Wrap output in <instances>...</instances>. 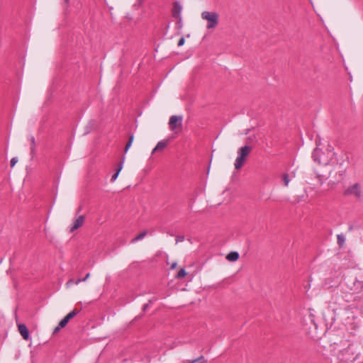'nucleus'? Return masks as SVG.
Returning a JSON list of instances; mask_svg holds the SVG:
<instances>
[{"mask_svg": "<svg viewBox=\"0 0 363 363\" xmlns=\"http://www.w3.org/2000/svg\"><path fill=\"white\" fill-rule=\"evenodd\" d=\"M334 155V152L330 150H327V155L323 152L321 149L316 147L313 153L312 157L313 160L319 164L327 165L329 164Z\"/></svg>", "mask_w": 363, "mask_h": 363, "instance_id": "1", "label": "nucleus"}, {"mask_svg": "<svg viewBox=\"0 0 363 363\" xmlns=\"http://www.w3.org/2000/svg\"><path fill=\"white\" fill-rule=\"evenodd\" d=\"M337 359L342 363L353 362L356 359L354 346L350 345L347 347L340 350L337 354Z\"/></svg>", "mask_w": 363, "mask_h": 363, "instance_id": "2", "label": "nucleus"}, {"mask_svg": "<svg viewBox=\"0 0 363 363\" xmlns=\"http://www.w3.org/2000/svg\"><path fill=\"white\" fill-rule=\"evenodd\" d=\"M252 147L249 145H245L241 147L238 151V157L235 161V168L240 169L245 162L247 157L250 155L252 151Z\"/></svg>", "mask_w": 363, "mask_h": 363, "instance_id": "3", "label": "nucleus"}, {"mask_svg": "<svg viewBox=\"0 0 363 363\" xmlns=\"http://www.w3.org/2000/svg\"><path fill=\"white\" fill-rule=\"evenodd\" d=\"M201 18L208 21L206 25L208 29H213L218 24L219 15L216 12L203 11L201 13Z\"/></svg>", "mask_w": 363, "mask_h": 363, "instance_id": "4", "label": "nucleus"}, {"mask_svg": "<svg viewBox=\"0 0 363 363\" xmlns=\"http://www.w3.org/2000/svg\"><path fill=\"white\" fill-rule=\"evenodd\" d=\"M344 196H354L356 199H359L362 196V188L359 184L355 183L348 186L343 193Z\"/></svg>", "mask_w": 363, "mask_h": 363, "instance_id": "5", "label": "nucleus"}, {"mask_svg": "<svg viewBox=\"0 0 363 363\" xmlns=\"http://www.w3.org/2000/svg\"><path fill=\"white\" fill-rule=\"evenodd\" d=\"M182 125V117L178 116H172L169 118V125L172 130L177 128V125L181 127Z\"/></svg>", "mask_w": 363, "mask_h": 363, "instance_id": "6", "label": "nucleus"}, {"mask_svg": "<svg viewBox=\"0 0 363 363\" xmlns=\"http://www.w3.org/2000/svg\"><path fill=\"white\" fill-rule=\"evenodd\" d=\"M85 217L84 216H78L74 221L73 225L70 228V232L72 233L74 230H77L80 228L84 223Z\"/></svg>", "mask_w": 363, "mask_h": 363, "instance_id": "7", "label": "nucleus"}, {"mask_svg": "<svg viewBox=\"0 0 363 363\" xmlns=\"http://www.w3.org/2000/svg\"><path fill=\"white\" fill-rule=\"evenodd\" d=\"M18 330L24 340H28L29 339V332L25 324H18Z\"/></svg>", "mask_w": 363, "mask_h": 363, "instance_id": "8", "label": "nucleus"}, {"mask_svg": "<svg viewBox=\"0 0 363 363\" xmlns=\"http://www.w3.org/2000/svg\"><path fill=\"white\" fill-rule=\"evenodd\" d=\"M182 7L179 2L175 1L172 9V16L175 18H181L180 14L182 12Z\"/></svg>", "mask_w": 363, "mask_h": 363, "instance_id": "9", "label": "nucleus"}, {"mask_svg": "<svg viewBox=\"0 0 363 363\" xmlns=\"http://www.w3.org/2000/svg\"><path fill=\"white\" fill-rule=\"evenodd\" d=\"M124 160H125V156H123V157L122 160H121L120 161V162L118 164V167H117V169H116V173H115V174H113L112 175V177H111V182H114V181L117 179V177H118V174H119L120 172H121V169H123V166Z\"/></svg>", "mask_w": 363, "mask_h": 363, "instance_id": "10", "label": "nucleus"}, {"mask_svg": "<svg viewBox=\"0 0 363 363\" xmlns=\"http://www.w3.org/2000/svg\"><path fill=\"white\" fill-rule=\"evenodd\" d=\"M167 140H161L158 142L155 147L153 149L152 153L158 151H162L167 147Z\"/></svg>", "mask_w": 363, "mask_h": 363, "instance_id": "11", "label": "nucleus"}, {"mask_svg": "<svg viewBox=\"0 0 363 363\" xmlns=\"http://www.w3.org/2000/svg\"><path fill=\"white\" fill-rule=\"evenodd\" d=\"M226 259L230 262H235L239 259V254L237 252H230L226 256Z\"/></svg>", "mask_w": 363, "mask_h": 363, "instance_id": "12", "label": "nucleus"}, {"mask_svg": "<svg viewBox=\"0 0 363 363\" xmlns=\"http://www.w3.org/2000/svg\"><path fill=\"white\" fill-rule=\"evenodd\" d=\"M29 140L31 143L30 154H31L32 157H33L35 155V152H36L35 140V138L32 135L30 136Z\"/></svg>", "mask_w": 363, "mask_h": 363, "instance_id": "13", "label": "nucleus"}, {"mask_svg": "<svg viewBox=\"0 0 363 363\" xmlns=\"http://www.w3.org/2000/svg\"><path fill=\"white\" fill-rule=\"evenodd\" d=\"M147 234V230H144L143 232H141L139 235H138L136 237H135L132 240H131V242H135L138 240H140L142 239H143L146 235Z\"/></svg>", "mask_w": 363, "mask_h": 363, "instance_id": "14", "label": "nucleus"}, {"mask_svg": "<svg viewBox=\"0 0 363 363\" xmlns=\"http://www.w3.org/2000/svg\"><path fill=\"white\" fill-rule=\"evenodd\" d=\"M281 181L284 186H287L290 182L289 175L287 173H284L281 177Z\"/></svg>", "mask_w": 363, "mask_h": 363, "instance_id": "15", "label": "nucleus"}, {"mask_svg": "<svg viewBox=\"0 0 363 363\" xmlns=\"http://www.w3.org/2000/svg\"><path fill=\"white\" fill-rule=\"evenodd\" d=\"M80 312V310L74 308L72 311L69 313L65 318L69 321L70 319L73 318L74 316H76Z\"/></svg>", "mask_w": 363, "mask_h": 363, "instance_id": "16", "label": "nucleus"}, {"mask_svg": "<svg viewBox=\"0 0 363 363\" xmlns=\"http://www.w3.org/2000/svg\"><path fill=\"white\" fill-rule=\"evenodd\" d=\"M133 139H134V135L133 134H131L130 136H129V140L128 141V143H126L125 146V148H124V152H126L128 149L130 148V147L131 146L132 143H133Z\"/></svg>", "mask_w": 363, "mask_h": 363, "instance_id": "17", "label": "nucleus"}, {"mask_svg": "<svg viewBox=\"0 0 363 363\" xmlns=\"http://www.w3.org/2000/svg\"><path fill=\"white\" fill-rule=\"evenodd\" d=\"M337 244L339 245V246L342 247L345 242V236L342 234L337 235Z\"/></svg>", "mask_w": 363, "mask_h": 363, "instance_id": "18", "label": "nucleus"}, {"mask_svg": "<svg viewBox=\"0 0 363 363\" xmlns=\"http://www.w3.org/2000/svg\"><path fill=\"white\" fill-rule=\"evenodd\" d=\"M189 363H207V361L204 359L203 356H201L197 359L189 360Z\"/></svg>", "mask_w": 363, "mask_h": 363, "instance_id": "19", "label": "nucleus"}, {"mask_svg": "<svg viewBox=\"0 0 363 363\" xmlns=\"http://www.w3.org/2000/svg\"><path fill=\"white\" fill-rule=\"evenodd\" d=\"M186 275V272L184 268H182L177 273L176 277L177 279H182Z\"/></svg>", "mask_w": 363, "mask_h": 363, "instance_id": "20", "label": "nucleus"}, {"mask_svg": "<svg viewBox=\"0 0 363 363\" xmlns=\"http://www.w3.org/2000/svg\"><path fill=\"white\" fill-rule=\"evenodd\" d=\"M68 322H69V320L65 317L59 323L60 328H65L67 325V324L68 323Z\"/></svg>", "mask_w": 363, "mask_h": 363, "instance_id": "21", "label": "nucleus"}, {"mask_svg": "<svg viewBox=\"0 0 363 363\" xmlns=\"http://www.w3.org/2000/svg\"><path fill=\"white\" fill-rule=\"evenodd\" d=\"M89 276H90V274H89V273H88V274H86V275L85 276V277H84V278H83V279H77V280L75 281V284H79L80 282H82V281H86V279L89 277Z\"/></svg>", "mask_w": 363, "mask_h": 363, "instance_id": "22", "label": "nucleus"}, {"mask_svg": "<svg viewBox=\"0 0 363 363\" xmlns=\"http://www.w3.org/2000/svg\"><path fill=\"white\" fill-rule=\"evenodd\" d=\"M17 162H18L17 157H13L10 162L11 167H13L17 163Z\"/></svg>", "mask_w": 363, "mask_h": 363, "instance_id": "23", "label": "nucleus"}, {"mask_svg": "<svg viewBox=\"0 0 363 363\" xmlns=\"http://www.w3.org/2000/svg\"><path fill=\"white\" fill-rule=\"evenodd\" d=\"M345 173H346V169L345 168H343V169H342L340 171V175L341 176V177H344L345 175Z\"/></svg>", "mask_w": 363, "mask_h": 363, "instance_id": "24", "label": "nucleus"}, {"mask_svg": "<svg viewBox=\"0 0 363 363\" xmlns=\"http://www.w3.org/2000/svg\"><path fill=\"white\" fill-rule=\"evenodd\" d=\"M184 38H181L178 41V46H182L184 45Z\"/></svg>", "mask_w": 363, "mask_h": 363, "instance_id": "25", "label": "nucleus"}, {"mask_svg": "<svg viewBox=\"0 0 363 363\" xmlns=\"http://www.w3.org/2000/svg\"><path fill=\"white\" fill-rule=\"evenodd\" d=\"M75 281H76V280H74L73 279H69V280L67 282V284H67V286H69L71 284H75Z\"/></svg>", "mask_w": 363, "mask_h": 363, "instance_id": "26", "label": "nucleus"}, {"mask_svg": "<svg viewBox=\"0 0 363 363\" xmlns=\"http://www.w3.org/2000/svg\"><path fill=\"white\" fill-rule=\"evenodd\" d=\"M151 302H152L151 301H149V303H147L143 306V311H145L148 308L149 305H150V303H151Z\"/></svg>", "mask_w": 363, "mask_h": 363, "instance_id": "27", "label": "nucleus"}, {"mask_svg": "<svg viewBox=\"0 0 363 363\" xmlns=\"http://www.w3.org/2000/svg\"><path fill=\"white\" fill-rule=\"evenodd\" d=\"M184 240V236H179L176 239V241L177 242H180V241H183Z\"/></svg>", "mask_w": 363, "mask_h": 363, "instance_id": "28", "label": "nucleus"}, {"mask_svg": "<svg viewBox=\"0 0 363 363\" xmlns=\"http://www.w3.org/2000/svg\"><path fill=\"white\" fill-rule=\"evenodd\" d=\"M62 328H60V325H58L54 330V333H57Z\"/></svg>", "mask_w": 363, "mask_h": 363, "instance_id": "29", "label": "nucleus"}, {"mask_svg": "<svg viewBox=\"0 0 363 363\" xmlns=\"http://www.w3.org/2000/svg\"><path fill=\"white\" fill-rule=\"evenodd\" d=\"M176 265H177V264H176V263L172 264V265L171 268H172V269L174 268V267H176Z\"/></svg>", "mask_w": 363, "mask_h": 363, "instance_id": "30", "label": "nucleus"}, {"mask_svg": "<svg viewBox=\"0 0 363 363\" xmlns=\"http://www.w3.org/2000/svg\"><path fill=\"white\" fill-rule=\"evenodd\" d=\"M82 210V207H79L78 209V211H80Z\"/></svg>", "mask_w": 363, "mask_h": 363, "instance_id": "31", "label": "nucleus"}, {"mask_svg": "<svg viewBox=\"0 0 363 363\" xmlns=\"http://www.w3.org/2000/svg\"><path fill=\"white\" fill-rule=\"evenodd\" d=\"M65 1L66 3H68L69 0H65Z\"/></svg>", "mask_w": 363, "mask_h": 363, "instance_id": "32", "label": "nucleus"}, {"mask_svg": "<svg viewBox=\"0 0 363 363\" xmlns=\"http://www.w3.org/2000/svg\"><path fill=\"white\" fill-rule=\"evenodd\" d=\"M183 363H189V361H187L186 362H183Z\"/></svg>", "mask_w": 363, "mask_h": 363, "instance_id": "33", "label": "nucleus"}]
</instances>
